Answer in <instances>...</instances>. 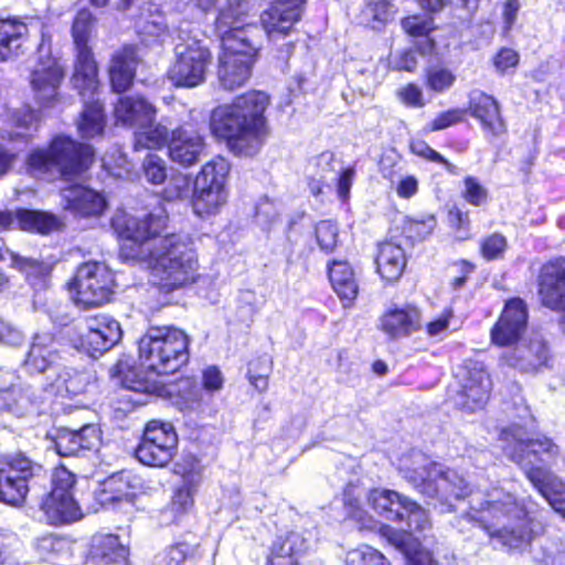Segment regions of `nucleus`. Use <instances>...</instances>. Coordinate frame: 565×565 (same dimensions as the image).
Returning a JSON list of instances; mask_svg holds the SVG:
<instances>
[{
  "mask_svg": "<svg viewBox=\"0 0 565 565\" xmlns=\"http://www.w3.org/2000/svg\"><path fill=\"white\" fill-rule=\"evenodd\" d=\"M166 221L160 211L142 216L120 214L111 223L119 236L132 243L127 256L145 259L152 284L160 292L170 294L195 281L198 263L189 238L177 234L157 237Z\"/></svg>",
  "mask_w": 565,
  "mask_h": 565,
  "instance_id": "nucleus-1",
  "label": "nucleus"
},
{
  "mask_svg": "<svg viewBox=\"0 0 565 565\" xmlns=\"http://www.w3.org/2000/svg\"><path fill=\"white\" fill-rule=\"evenodd\" d=\"M462 521L477 524L510 548L530 543L540 527L527 518L526 510L515 497L501 487L488 490L483 500L475 494L471 511L458 520V525Z\"/></svg>",
  "mask_w": 565,
  "mask_h": 565,
  "instance_id": "nucleus-2",
  "label": "nucleus"
},
{
  "mask_svg": "<svg viewBox=\"0 0 565 565\" xmlns=\"http://www.w3.org/2000/svg\"><path fill=\"white\" fill-rule=\"evenodd\" d=\"M269 96L250 90L237 96L232 104L218 106L211 115V129L227 139L231 149L242 156H254L266 136L265 111Z\"/></svg>",
  "mask_w": 565,
  "mask_h": 565,
  "instance_id": "nucleus-3",
  "label": "nucleus"
},
{
  "mask_svg": "<svg viewBox=\"0 0 565 565\" xmlns=\"http://www.w3.org/2000/svg\"><path fill=\"white\" fill-rule=\"evenodd\" d=\"M94 150L89 145L68 136H56L47 148L34 149L26 159L31 174L68 179L83 173L93 162Z\"/></svg>",
  "mask_w": 565,
  "mask_h": 565,
  "instance_id": "nucleus-4",
  "label": "nucleus"
},
{
  "mask_svg": "<svg viewBox=\"0 0 565 565\" xmlns=\"http://www.w3.org/2000/svg\"><path fill=\"white\" fill-rule=\"evenodd\" d=\"M189 338L173 327H151L138 343L139 360L149 376L172 374L189 361Z\"/></svg>",
  "mask_w": 565,
  "mask_h": 565,
  "instance_id": "nucleus-5",
  "label": "nucleus"
},
{
  "mask_svg": "<svg viewBox=\"0 0 565 565\" xmlns=\"http://www.w3.org/2000/svg\"><path fill=\"white\" fill-rule=\"evenodd\" d=\"M259 49L258 28L236 31L224 38L217 65V79L224 89L234 90L246 85Z\"/></svg>",
  "mask_w": 565,
  "mask_h": 565,
  "instance_id": "nucleus-6",
  "label": "nucleus"
},
{
  "mask_svg": "<svg viewBox=\"0 0 565 565\" xmlns=\"http://www.w3.org/2000/svg\"><path fill=\"white\" fill-rule=\"evenodd\" d=\"M412 463L413 467L404 461L402 471L404 478L420 493L430 498L440 495L445 499H459L471 494L468 483L457 471L444 469L440 463L430 461L420 452L412 455Z\"/></svg>",
  "mask_w": 565,
  "mask_h": 565,
  "instance_id": "nucleus-7",
  "label": "nucleus"
},
{
  "mask_svg": "<svg viewBox=\"0 0 565 565\" xmlns=\"http://www.w3.org/2000/svg\"><path fill=\"white\" fill-rule=\"evenodd\" d=\"M47 479L42 465L23 454L6 456L0 459V502L21 505L34 484Z\"/></svg>",
  "mask_w": 565,
  "mask_h": 565,
  "instance_id": "nucleus-8",
  "label": "nucleus"
},
{
  "mask_svg": "<svg viewBox=\"0 0 565 565\" xmlns=\"http://www.w3.org/2000/svg\"><path fill=\"white\" fill-rule=\"evenodd\" d=\"M175 61L168 71V78L182 87H195L205 81L212 53L205 41L189 36L174 49Z\"/></svg>",
  "mask_w": 565,
  "mask_h": 565,
  "instance_id": "nucleus-9",
  "label": "nucleus"
},
{
  "mask_svg": "<svg viewBox=\"0 0 565 565\" xmlns=\"http://www.w3.org/2000/svg\"><path fill=\"white\" fill-rule=\"evenodd\" d=\"M52 491L41 504L49 523L58 525L78 521L83 514L74 498L76 476L60 466L52 473Z\"/></svg>",
  "mask_w": 565,
  "mask_h": 565,
  "instance_id": "nucleus-10",
  "label": "nucleus"
},
{
  "mask_svg": "<svg viewBox=\"0 0 565 565\" xmlns=\"http://www.w3.org/2000/svg\"><path fill=\"white\" fill-rule=\"evenodd\" d=\"M114 287V273L105 263L87 262L77 268L74 300L85 309L99 307L109 301Z\"/></svg>",
  "mask_w": 565,
  "mask_h": 565,
  "instance_id": "nucleus-11",
  "label": "nucleus"
},
{
  "mask_svg": "<svg viewBox=\"0 0 565 565\" xmlns=\"http://www.w3.org/2000/svg\"><path fill=\"white\" fill-rule=\"evenodd\" d=\"M95 19L87 9L79 10L72 25V35L76 49V61L72 82L75 89L94 90L97 87V66L88 41Z\"/></svg>",
  "mask_w": 565,
  "mask_h": 565,
  "instance_id": "nucleus-12",
  "label": "nucleus"
},
{
  "mask_svg": "<svg viewBox=\"0 0 565 565\" xmlns=\"http://www.w3.org/2000/svg\"><path fill=\"white\" fill-rule=\"evenodd\" d=\"M177 446L178 436L172 424L153 419L146 425L135 455L143 465L163 467L173 459Z\"/></svg>",
  "mask_w": 565,
  "mask_h": 565,
  "instance_id": "nucleus-13",
  "label": "nucleus"
},
{
  "mask_svg": "<svg viewBox=\"0 0 565 565\" xmlns=\"http://www.w3.org/2000/svg\"><path fill=\"white\" fill-rule=\"evenodd\" d=\"M460 390L455 396V404L467 412L481 409L490 394L491 381L482 363L466 361L456 372Z\"/></svg>",
  "mask_w": 565,
  "mask_h": 565,
  "instance_id": "nucleus-14",
  "label": "nucleus"
},
{
  "mask_svg": "<svg viewBox=\"0 0 565 565\" xmlns=\"http://www.w3.org/2000/svg\"><path fill=\"white\" fill-rule=\"evenodd\" d=\"M407 529L402 532H392L390 541L402 552L408 555L407 565H435L431 556L426 552H416L411 555L414 550L413 533H425L430 529V521L427 512L415 501L408 499L404 508V521Z\"/></svg>",
  "mask_w": 565,
  "mask_h": 565,
  "instance_id": "nucleus-15",
  "label": "nucleus"
},
{
  "mask_svg": "<svg viewBox=\"0 0 565 565\" xmlns=\"http://www.w3.org/2000/svg\"><path fill=\"white\" fill-rule=\"evenodd\" d=\"M43 22L38 18L0 19V62L18 56L22 52L24 41L30 36L43 39Z\"/></svg>",
  "mask_w": 565,
  "mask_h": 565,
  "instance_id": "nucleus-16",
  "label": "nucleus"
},
{
  "mask_svg": "<svg viewBox=\"0 0 565 565\" xmlns=\"http://www.w3.org/2000/svg\"><path fill=\"white\" fill-rule=\"evenodd\" d=\"M86 328V333L81 338V347L93 358L111 349L122 335L119 322L106 315L87 318Z\"/></svg>",
  "mask_w": 565,
  "mask_h": 565,
  "instance_id": "nucleus-17",
  "label": "nucleus"
},
{
  "mask_svg": "<svg viewBox=\"0 0 565 565\" xmlns=\"http://www.w3.org/2000/svg\"><path fill=\"white\" fill-rule=\"evenodd\" d=\"M0 386V412L23 417L42 403V395L13 373Z\"/></svg>",
  "mask_w": 565,
  "mask_h": 565,
  "instance_id": "nucleus-18",
  "label": "nucleus"
},
{
  "mask_svg": "<svg viewBox=\"0 0 565 565\" xmlns=\"http://www.w3.org/2000/svg\"><path fill=\"white\" fill-rule=\"evenodd\" d=\"M527 308L520 298L509 300L491 330L492 342L500 347L516 342L527 327Z\"/></svg>",
  "mask_w": 565,
  "mask_h": 565,
  "instance_id": "nucleus-19",
  "label": "nucleus"
},
{
  "mask_svg": "<svg viewBox=\"0 0 565 565\" xmlns=\"http://www.w3.org/2000/svg\"><path fill=\"white\" fill-rule=\"evenodd\" d=\"M539 296L543 306L552 310H565V257L553 259L541 267Z\"/></svg>",
  "mask_w": 565,
  "mask_h": 565,
  "instance_id": "nucleus-20",
  "label": "nucleus"
},
{
  "mask_svg": "<svg viewBox=\"0 0 565 565\" xmlns=\"http://www.w3.org/2000/svg\"><path fill=\"white\" fill-rule=\"evenodd\" d=\"M60 196V205L74 216H99L107 207V201L103 193L78 183L63 188Z\"/></svg>",
  "mask_w": 565,
  "mask_h": 565,
  "instance_id": "nucleus-21",
  "label": "nucleus"
},
{
  "mask_svg": "<svg viewBox=\"0 0 565 565\" xmlns=\"http://www.w3.org/2000/svg\"><path fill=\"white\" fill-rule=\"evenodd\" d=\"M303 12V0H277L260 15L269 40L288 34Z\"/></svg>",
  "mask_w": 565,
  "mask_h": 565,
  "instance_id": "nucleus-22",
  "label": "nucleus"
},
{
  "mask_svg": "<svg viewBox=\"0 0 565 565\" xmlns=\"http://www.w3.org/2000/svg\"><path fill=\"white\" fill-rule=\"evenodd\" d=\"M63 78L64 71L57 61L51 57L40 61L30 78L35 100L43 107L53 106L58 100Z\"/></svg>",
  "mask_w": 565,
  "mask_h": 565,
  "instance_id": "nucleus-23",
  "label": "nucleus"
},
{
  "mask_svg": "<svg viewBox=\"0 0 565 565\" xmlns=\"http://www.w3.org/2000/svg\"><path fill=\"white\" fill-rule=\"evenodd\" d=\"M204 150V139L190 124L172 131L169 154L173 162L183 167L195 164Z\"/></svg>",
  "mask_w": 565,
  "mask_h": 565,
  "instance_id": "nucleus-24",
  "label": "nucleus"
},
{
  "mask_svg": "<svg viewBox=\"0 0 565 565\" xmlns=\"http://www.w3.org/2000/svg\"><path fill=\"white\" fill-rule=\"evenodd\" d=\"M100 444V430L94 424H87L78 430L62 429L54 438V448L62 457L84 456L97 449Z\"/></svg>",
  "mask_w": 565,
  "mask_h": 565,
  "instance_id": "nucleus-25",
  "label": "nucleus"
},
{
  "mask_svg": "<svg viewBox=\"0 0 565 565\" xmlns=\"http://www.w3.org/2000/svg\"><path fill=\"white\" fill-rule=\"evenodd\" d=\"M505 436L511 437L515 440L514 450L510 452L511 458L520 463L525 470V475L527 476V471L532 468H537L535 462L531 459V457H537L539 461H545L550 458H554L558 454V447L548 438H537V439H525L518 431L511 430V433L505 431ZM543 469L542 467H540Z\"/></svg>",
  "mask_w": 565,
  "mask_h": 565,
  "instance_id": "nucleus-26",
  "label": "nucleus"
},
{
  "mask_svg": "<svg viewBox=\"0 0 565 565\" xmlns=\"http://www.w3.org/2000/svg\"><path fill=\"white\" fill-rule=\"evenodd\" d=\"M60 220L52 213L18 210L14 214L0 211V230L19 227L23 231L46 234L58 230Z\"/></svg>",
  "mask_w": 565,
  "mask_h": 565,
  "instance_id": "nucleus-27",
  "label": "nucleus"
},
{
  "mask_svg": "<svg viewBox=\"0 0 565 565\" xmlns=\"http://www.w3.org/2000/svg\"><path fill=\"white\" fill-rule=\"evenodd\" d=\"M468 105L470 115L480 121L484 130L493 136H501L507 131L499 103L493 96L481 90H473L469 95Z\"/></svg>",
  "mask_w": 565,
  "mask_h": 565,
  "instance_id": "nucleus-28",
  "label": "nucleus"
},
{
  "mask_svg": "<svg viewBox=\"0 0 565 565\" xmlns=\"http://www.w3.org/2000/svg\"><path fill=\"white\" fill-rule=\"evenodd\" d=\"M55 338L51 333H36L24 360V367L30 373H45L53 370L60 361Z\"/></svg>",
  "mask_w": 565,
  "mask_h": 565,
  "instance_id": "nucleus-29",
  "label": "nucleus"
},
{
  "mask_svg": "<svg viewBox=\"0 0 565 565\" xmlns=\"http://www.w3.org/2000/svg\"><path fill=\"white\" fill-rule=\"evenodd\" d=\"M550 360L548 348L541 335H534L526 343L516 345L507 356V362L521 372H535L546 366Z\"/></svg>",
  "mask_w": 565,
  "mask_h": 565,
  "instance_id": "nucleus-30",
  "label": "nucleus"
},
{
  "mask_svg": "<svg viewBox=\"0 0 565 565\" xmlns=\"http://www.w3.org/2000/svg\"><path fill=\"white\" fill-rule=\"evenodd\" d=\"M154 106L142 96H122L115 105L117 124L126 127H143L156 119Z\"/></svg>",
  "mask_w": 565,
  "mask_h": 565,
  "instance_id": "nucleus-31",
  "label": "nucleus"
},
{
  "mask_svg": "<svg viewBox=\"0 0 565 565\" xmlns=\"http://www.w3.org/2000/svg\"><path fill=\"white\" fill-rule=\"evenodd\" d=\"M137 481V478L129 471L114 473L100 483L96 500L102 507H113L124 501L131 503Z\"/></svg>",
  "mask_w": 565,
  "mask_h": 565,
  "instance_id": "nucleus-32",
  "label": "nucleus"
},
{
  "mask_svg": "<svg viewBox=\"0 0 565 565\" xmlns=\"http://www.w3.org/2000/svg\"><path fill=\"white\" fill-rule=\"evenodd\" d=\"M381 328L392 339L408 337L420 328V312L411 305L392 307L382 316Z\"/></svg>",
  "mask_w": 565,
  "mask_h": 565,
  "instance_id": "nucleus-33",
  "label": "nucleus"
},
{
  "mask_svg": "<svg viewBox=\"0 0 565 565\" xmlns=\"http://www.w3.org/2000/svg\"><path fill=\"white\" fill-rule=\"evenodd\" d=\"M138 63L137 50L131 45L122 47L113 55L109 65V78L114 92L122 93L129 89Z\"/></svg>",
  "mask_w": 565,
  "mask_h": 565,
  "instance_id": "nucleus-34",
  "label": "nucleus"
},
{
  "mask_svg": "<svg viewBox=\"0 0 565 565\" xmlns=\"http://www.w3.org/2000/svg\"><path fill=\"white\" fill-rule=\"evenodd\" d=\"M93 565H128V548L114 534H98L90 547Z\"/></svg>",
  "mask_w": 565,
  "mask_h": 565,
  "instance_id": "nucleus-35",
  "label": "nucleus"
},
{
  "mask_svg": "<svg viewBox=\"0 0 565 565\" xmlns=\"http://www.w3.org/2000/svg\"><path fill=\"white\" fill-rule=\"evenodd\" d=\"M527 479L546 499L550 505L565 516V484L547 469L532 468L527 471Z\"/></svg>",
  "mask_w": 565,
  "mask_h": 565,
  "instance_id": "nucleus-36",
  "label": "nucleus"
},
{
  "mask_svg": "<svg viewBox=\"0 0 565 565\" xmlns=\"http://www.w3.org/2000/svg\"><path fill=\"white\" fill-rule=\"evenodd\" d=\"M307 540L299 532L278 536L267 556V565H298V558L307 551Z\"/></svg>",
  "mask_w": 565,
  "mask_h": 565,
  "instance_id": "nucleus-37",
  "label": "nucleus"
},
{
  "mask_svg": "<svg viewBox=\"0 0 565 565\" xmlns=\"http://www.w3.org/2000/svg\"><path fill=\"white\" fill-rule=\"evenodd\" d=\"M98 86L89 90H78L83 98L84 109L77 122V129L83 138L100 136L105 128V115L103 105L95 98Z\"/></svg>",
  "mask_w": 565,
  "mask_h": 565,
  "instance_id": "nucleus-38",
  "label": "nucleus"
},
{
  "mask_svg": "<svg viewBox=\"0 0 565 565\" xmlns=\"http://www.w3.org/2000/svg\"><path fill=\"white\" fill-rule=\"evenodd\" d=\"M93 374L85 370L64 366L49 384L51 391L60 396H77L84 394L93 381Z\"/></svg>",
  "mask_w": 565,
  "mask_h": 565,
  "instance_id": "nucleus-39",
  "label": "nucleus"
},
{
  "mask_svg": "<svg viewBox=\"0 0 565 565\" xmlns=\"http://www.w3.org/2000/svg\"><path fill=\"white\" fill-rule=\"evenodd\" d=\"M247 14V3L241 1H228L226 6L220 9L215 20V28L224 45V38L236 32L246 31L252 28H258L255 24L245 23Z\"/></svg>",
  "mask_w": 565,
  "mask_h": 565,
  "instance_id": "nucleus-40",
  "label": "nucleus"
},
{
  "mask_svg": "<svg viewBox=\"0 0 565 565\" xmlns=\"http://www.w3.org/2000/svg\"><path fill=\"white\" fill-rule=\"evenodd\" d=\"M369 503L381 516L388 521L402 523L407 497L393 490L374 489L369 493Z\"/></svg>",
  "mask_w": 565,
  "mask_h": 565,
  "instance_id": "nucleus-41",
  "label": "nucleus"
},
{
  "mask_svg": "<svg viewBox=\"0 0 565 565\" xmlns=\"http://www.w3.org/2000/svg\"><path fill=\"white\" fill-rule=\"evenodd\" d=\"M329 278L334 291L349 306L358 296L359 286L355 274L348 262L333 260L329 265Z\"/></svg>",
  "mask_w": 565,
  "mask_h": 565,
  "instance_id": "nucleus-42",
  "label": "nucleus"
},
{
  "mask_svg": "<svg viewBox=\"0 0 565 565\" xmlns=\"http://www.w3.org/2000/svg\"><path fill=\"white\" fill-rule=\"evenodd\" d=\"M377 271L387 281L397 280L406 266L403 248L393 243H383L379 246L376 257Z\"/></svg>",
  "mask_w": 565,
  "mask_h": 565,
  "instance_id": "nucleus-43",
  "label": "nucleus"
},
{
  "mask_svg": "<svg viewBox=\"0 0 565 565\" xmlns=\"http://www.w3.org/2000/svg\"><path fill=\"white\" fill-rule=\"evenodd\" d=\"M226 200V189H213L194 183L192 204L195 214L199 216L207 217L218 213Z\"/></svg>",
  "mask_w": 565,
  "mask_h": 565,
  "instance_id": "nucleus-44",
  "label": "nucleus"
},
{
  "mask_svg": "<svg viewBox=\"0 0 565 565\" xmlns=\"http://www.w3.org/2000/svg\"><path fill=\"white\" fill-rule=\"evenodd\" d=\"M136 29L145 42L163 41L169 34L166 17L157 9H149L141 14L136 22Z\"/></svg>",
  "mask_w": 565,
  "mask_h": 565,
  "instance_id": "nucleus-45",
  "label": "nucleus"
},
{
  "mask_svg": "<svg viewBox=\"0 0 565 565\" xmlns=\"http://www.w3.org/2000/svg\"><path fill=\"white\" fill-rule=\"evenodd\" d=\"M195 486L189 479L184 478L182 484L174 489L169 507L163 515L171 522H177L182 515L188 513L194 504Z\"/></svg>",
  "mask_w": 565,
  "mask_h": 565,
  "instance_id": "nucleus-46",
  "label": "nucleus"
},
{
  "mask_svg": "<svg viewBox=\"0 0 565 565\" xmlns=\"http://www.w3.org/2000/svg\"><path fill=\"white\" fill-rule=\"evenodd\" d=\"M230 170L228 161L218 157L202 167L194 183L213 189H226Z\"/></svg>",
  "mask_w": 565,
  "mask_h": 565,
  "instance_id": "nucleus-47",
  "label": "nucleus"
},
{
  "mask_svg": "<svg viewBox=\"0 0 565 565\" xmlns=\"http://www.w3.org/2000/svg\"><path fill=\"white\" fill-rule=\"evenodd\" d=\"M137 128L134 143L136 150L159 149L168 142V128L161 124H156L154 120L151 124Z\"/></svg>",
  "mask_w": 565,
  "mask_h": 565,
  "instance_id": "nucleus-48",
  "label": "nucleus"
},
{
  "mask_svg": "<svg viewBox=\"0 0 565 565\" xmlns=\"http://www.w3.org/2000/svg\"><path fill=\"white\" fill-rule=\"evenodd\" d=\"M456 82V75L447 67L431 66L425 72V84L435 93L450 89Z\"/></svg>",
  "mask_w": 565,
  "mask_h": 565,
  "instance_id": "nucleus-49",
  "label": "nucleus"
},
{
  "mask_svg": "<svg viewBox=\"0 0 565 565\" xmlns=\"http://www.w3.org/2000/svg\"><path fill=\"white\" fill-rule=\"evenodd\" d=\"M198 544H191L188 542H178L168 546L162 554L159 555L161 563L166 565H181L186 559L194 558L198 552Z\"/></svg>",
  "mask_w": 565,
  "mask_h": 565,
  "instance_id": "nucleus-50",
  "label": "nucleus"
},
{
  "mask_svg": "<svg viewBox=\"0 0 565 565\" xmlns=\"http://www.w3.org/2000/svg\"><path fill=\"white\" fill-rule=\"evenodd\" d=\"M392 18L391 4L387 0L370 2L362 11L363 22L377 30Z\"/></svg>",
  "mask_w": 565,
  "mask_h": 565,
  "instance_id": "nucleus-51",
  "label": "nucleus"
},
{
  "mask_svg": "<svg viewBox=\"0 0 565 565\" xmlns=\"http://www.w3.org/2000/svg\"><path fill=\"white\" fill-rule=\"evenodd\" d=\"M345 563L347 565H390L382 553L369 545L348 552Z\"/></svg>",
  "mask_w": 565,
  "mask_h": 565,
  "instance_id": "nucleus-52",
  "label": "nucleus"
},
{
  "mask_svg": "<svg viewBox=\"0 0 565 565\" xmlns=\"http://www.w3.org/2000/svg\"><path fill=\"white\" fill-rule=\"evenodd\" d=\"M437 222L433 214H425L419 217L407 218L404 231L409 238L423 241L431 234Z\"/></svg>",
  "mask_w": 565,
  "mask_h": 565,
  "instance_id": "nucleus-53",
  "label": "nucleus"
},
{
  "mask_svg": "<svg viewBox=\"0 0 565 565\" xmlns=\"http://www.w3.org/2000/svg\"><path fill=\"white\" fill-rule=\"evenodd\" d=\"M10 258L12 267L24 273L28 279L42 278L49 274L50 268L34 258L24 257L14 252H10Z\"/></svg>",
  "mask_w": 565,
  "mask_h": 565,
  "instance_id": "nucleus-54",
  "label": "nucleus"
},
{
  "mask_svg": "<svg viewBox=\"0 0 565 565\" xmlns=\"http://www.w3.org/2000/svg\"><path fill=\"white\" fill-rule=\"evenodd\" d=\"M142 172L147 182L161 184L167 179L166 161L158 154H148L142 162Z\"/></svg>",
  "mask_w": 565,
  "mask_h": 565,
  "instance_id": "nucleus-55",
  "label": "nucleus"
},
{
  "mask_svg": "<svg viewBox=\"0 0 565 565\" xmlns=\"http://www.w3.org/2000/svg\"><path fill=\"white\" fill-rule=\"evenodd\" d=\"M270 372L271 361L268 358L264 356L257 361L250 362L248 369L250 384L259 392L266 391Z\"/></svg>",
  "mask_w": 565,
  "mask_h": 565,
  "instance_id": "nucleus-56",
  "label": "nucleus"
},
{
  "mask_svg": "<svg viewBox=\"0 0 565 565\" xmlns=\"http://www.w3.org/2000/svg\"><path fill=\"white\" fill-rule=\"evenodd\" d=\"M508 248V241L504 235L493 233L484 237L480 243V252L484 259L493 260L503 257Z\"/></svg>",
  "mask_w": 565,
  "mask_h": 565,
  "instance_id": "nucleus-57",
  "label": "nucleus"
},
{
  "mask_svg": "<svg viewBox=\"0 0 565 565\" xmlns=\"http://www.w3.org/2000/svg\"><path fill=\"white\" fill-rule=\"evenodd\" d=\"M194 186L192 188L191 179L185 174L173 175L167 188L164 189L163 195L166 200H183L193 193Z\"/></svg>",
  "mask_w": 565,
  "mask_h": 565,
  "instance_id": "nucleus-58",
  "label": "nucleus"
},
{
  "mask_svg": "<svg viewBox=\"0 0 565 565\" xmlns=\"http://www.w3.org/2000/svg\"><path fill=\"white\" fill-rule=\"evenodd\" d=\"M462 198L473 206H481L488 201V190L473 177L463 180Z\"/></svg>",
  "mask_w": 565,
  "mask_h": 565,
  "instance_id": "nucleus-59",
  "label": "nucleus"
},
{
  "mask_svg": "<svg viewBox=\"0 0 565 565\" xmlns=\"http://www.w3.org/2000/svg\"><path fill=\"white\" fill-rule=\"evenodd\" d=\"M316 237L321 249L332 252L337 245V225L331 221L319 222L316 226Z\"/></svg>",
  "mask_w": 565,
  "mask_h": 565,
  "instance_id": "nucleus-60",
  "label": "nucleus"
},
{
  "mask_svg": "<svg viewBox=\"0 0 565 565\" xmlns=\"http://www.w3.org/2000/svg\"><path fill=\"white\" fill-rule=\"evenodd\" d=\"M383 177L392 184L395 183L394 189L399 198L411 199L418 192V180L413 175H402L395 181L393 173H386L383 170Z\"/></svg>",
  "mask_w": 565,
  "mask_h": 565,
  "instance_id": "nucleus-61",
  "label": "nucleus"
},
{
  "mask_svg": "<svg viewBox=\"0 0 565 565\" xmlns=\"http://www.w3.org/2000/svg\"><path fill=\"white\" fill-rule=\"evenodd\" d=\"M124 385L131 391L156 393L158 391V382L149 376L141 377L139 373L130 371L122 380Z\"/></svg>",
  "mask_w": 565,
  "mask_h": 565,
  "instance_id": "nucleus-62",
  "label": "nucleus"
},
{
  "mask_svg": "<svg viewBox=\"0 0 565 565\" xmlns=\"http://www.w3.org/2000/svg\"><path fill=\"white\" fill-rule=\"evenodd\" d=\"M466 110L461 108H451L438 114L430 122V130L437 131L450 127L463 120Z\"/></svg>",
  "mask_w": 565,
  "mask_h": 565,
  "instance_id": "nucleus-63",
  "label": "nucleus"
},
{
  "mask_svg": "<svg viewBox=\"0 0 565 565\" xmlns=\"http://www.w3.org/2000/svg\"><path fill=\"white\" fill-rule=\"evenodd\" d=\"M411 149L412 152L418 157L444 164L446 169L450 172H452L455 169V167L448 160H446L439 152L434 150L425 141L412 142Z\"/></svg>",
  "mask_w": 565,
  "mask_h": 565,
  "instance_id": "nucleus-64",
  "label": "nucleus"
}]
</instances>
